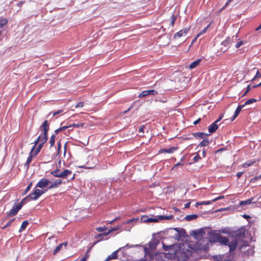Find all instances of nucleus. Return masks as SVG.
Wrapping results in <instances>:
<instances>
[{"mask_svg": "<svg viewBox=\"0 0 261 261\" xmlns=\"http://www.w3.org/2000/svg\"><path fill=\"white\" fill-rule=\"evenodd\" d=\"M208 238L211 242H219L223 245H227L229 243V239L227 238L216 233L215 230L211 231L208 232Z\"/></svg>", "mask_w": 261, "mask_h": 261, "instance_id": "nucleus-1", "label": "nucleus"}, {"mask_svg": "<svg viewBox=\"0 0 261 261\" xmlns=\"http://www.w3.org/2000/svg\"><path fill=\"white\" fill-rule=\"evenodd\" d=\"M169 234H172V238L177 240H181L186 236V232L183 228H170L168 230Z\"/></svg>", "mask_w": 261, "mask_h": 261, "instance_id": "nucleus-2", "label": "nucleus"}, {"mask_svg": "<svg viewBox=\"0 0 261 261\" xmlns=\"http://www.w3.org/2000/svg\"><path fill=\"white\" fill-rule=\"evenodd\" d=\"M40 129L42 131V133L38 137L40 138L39 142L41 144L43 145L47 141L48 139L47 132L49 130V124L47 120H45L43 122L40 126Z\"/></svg>", "mask_w": 261, "mask_h": 261, "instance_id": "nucleus-3", "label": "nucleus"}, {"mask_svg": "<svg viewBox=\"0 0 261 261\" xmlns=\"http://www.w3.org/2000/svg\"><path fill=\"white\" fill-rule=\"evenodd\" d=\"M172 216L170 215L168 216L160 215L158 216V218H148L147 216H143L141 218V220L143 222H156L159 221H162L164 220H170L172 218Z\"/></svg>", "mask_w": 261, "mask_h": 261, "instance_id": "nucleus-4", "label": "nucleus"}, {"mask_svg": "<svg viewBox=\"0 0 261 261\" xmlns=\"http://www.w3.org/2000/svg\"><path fill=\"white\" fill-rule=\"evenodd\" d=\"M46 191V190L43 191L38 189L34 188L33 192L30 193L28 195V197H30V200H37L41 195L44 194Z\"/></svg>", "mask_w": 261, "mask_h": 261, "instance_id": "nucleus-5", "label": "nucleus"}, {"mask_svg": "<svg viewBox=\"0 0 261 261\" xmlns=\"http://www.w3.org/2000/svg\"><path fill=\"white\" fill-rule=\"evenodd\" d=\"M191 255V252L188 250L186 251L183 250L177 254V258L179 261H186Z\"/></svg>", "mask_w": 261, "mask_h": 261, "instance_id": "nucleus-6", "label": "nucleus"}, {"mask_svg": "<svg viewBox=\"0 0 261 261\" xmlns=\"http://www.w3.org/2000/svg\"><path fill=\"white\" fill-rule=\"evenodd\" d=\"M245 231L246 230L245 228L242 227L234 231H232L231 234L234 237L242 238L245 236Z\"/></svg>", "mask_w": 261, "mask_h": 261, "instance_id": "nucleus-7", "label": "nucleus"}, {"mask_svg": "<svg viewBox=\"0 0 261 261\" xmlns=\"http://www.w3.org/2000/svg\"><path fill=\"white\" fill-rule=\"evenodd\" d=\"M60 177L63 178H67L70 177V180H72L75 177V174H72L71 170L65 169L60 173Z\"/></svg>", "mask_w": 261, "mask_h": 261, "instance_id": "nucleus-8", "label": "nucleus"}, {"mask_svg": "<svg viewBox=\"0 0 261 261\" xmlns=\"http://www.w3.org/2000/svg\"><path fill=\"white\" fill-rule=\"evenodd\" d=\"M22 205L18 204L15 203L13 205L12 208L9 212L8 214V217H13L17 214L18 212L21 208Z\"/></svg>", "mask_w": 261, "mask_h": 261, "instance_id": "nucleus-9", "label": "nucleus"}, {"mask_svg": "<svg viewBox=\"0 0 261 261\" xmlns=\"http://www.w3.org/2000/svg\"><path fill=\"white\" fill-rule=\"evenodd\" d=\"M49 182H50V180L49 179L45 178H42L37 184L36 188L44 189L49 184Z\"/></svg>", "mask_w": 261, "mask_h": 261, "instance_id": "nucleus-10", "label": "nucleus"}, {"mask_svg": "<svg viewBox=\"0 0 261 261\" xmlns=\"http://www.w3.org/2000/svg\"><path fill=\"white\" fill-rule=\"evenodd\" d=\"M119 229V227L118 226H116L111 229H109L107 232H105L99 234L96 237V239H97L98 241L102 240L104 237L107 236L111 232L114 231H116V230H118Z\"/></svg>", "mask_w": 261, "mask_h": 261, "instance_id": "nucleus-11", "label": "nucleus"}, {"mask_svg": "<svg viewBox=\"0 0 261 261\" xmlns=\"http://www.w3.org/2000/svg\"><path fill=\"white\" fill-rule=\"evenodd\" d=\"M204 231L202 229H200L198 230H195L192 231L190 233L191 236H193L196 239H198L202 237L204 234Z\"/></svg>", "mask_w": 261, "mask_h": 261, "instance_id": "nucleus-12", "label": "nucleus"}, {"mask_svg": "<svg viewBox=\"0 0 261 261\" xmlns=\"http://www.w3.org/2000/svg\"><path fill=\"white\" fill-rule=\"evenodd\" d=\"M62 183V180L60 179H56L55 181L53 180H50L49 182L50 185L48 187V189H54L59 187L60 184Z\"/></svg>", "mask_w": 261, "mask_h": 261, "instance_id": "nucleus-13", "label": "nucleus"}, {"mask_svg": "<svg viewBox=\"0 0 261 261\" xmlns=\"http://www.w3.org/2000/svg\"><path fill=\"white\" fill-rule=\"evenodd\" d=\"M189 30H190V28H185V29L180 30V31L178 32L177 33H176L174 35V38H176V37H178V38L181 37L184 35L187 34V33L189 32Z\"/></svg>", "mask_w": 261, "mask_h": 261, "instance_id": "nucleus-14", "label": "nucleus"}, {"mask_svg": "<svg viewBox=\"0 0 261 261\" xmlns=\"http://www.w3.org/2000/svg\"><path fill=\"white\" fill-rule=\"evenodd\" d=\"M217 123V122L215 121L208 126V130L210 134L215 132L218 129V125Z\"/></svg>", "mask_w": 261, "mask_h": 261, "instance_id": "nucleus-15", "label": "nucleus"}, {"mask_svg": "<svg viewBox=\"0 0 261 261\" xmlns=\"http://www.w3.org/2000/svg\"><path fill=\"white\" fill-rule=\"evenodd\" d=\"M67 244L68 243L67 242L60 244L54 250V254H56L59 252L63 247L65 248L67 247Z\"/></svg>", "mask_w": 261, "mask_h": 261, "instance_id": "nucleus-16", "label": "nucleus"}, {"mask_svg": "<svg viewBox=\"0 0 261 261\" xmlns=\"http://www.w3.org/2000/svg\"><path fill=\"white\" fill-rule=\"evenodd\" d=\"M120 249V248L117 250L114 251L111 255H108L106 260L107 261H109L111 259H114L117 258H118V252Z\"/></svg>", "mask_w": 261, "mask_h": 261, "instance_id": "nucleus-17", "label": "nucleus"}, {"mask_svg": "<svg viewBox=\"0 0 261 261\" xmlns=\"http://www.w3.org/2000/svg\"><path fill=\"white\" fill-rule=\"evenodd\" d=\"M209 134H205L204 133L200 132V133H193V136L195 137L196 138L198 139H203L208 136Z\"/></svg>", "mask_w": 261, "mask_h": 261, "instance_id": "nucleus-18", "label": "nucleus"}, {"mask_svg": "<svg viewBox=\"0 0 261 261\" xmlns=\"http://www.w3.org/2000/svg\"><path fill=\"white\" fill-rule=\"evenodd\" d=\"M228 246L229 247V251L232 252L236 250L237 246L238 245V243L237 241H231L229 242L228 244Z\"/></svg>", "mask_w": 261, "mask_h": 261, "instance_id": "nucleus-19", "label": "nucleus"}, {"mask_svg": "<svg viewBox=\"0 0 261 261\" xmlns=\"http://www.w3.org/2000/svg\"><path fill=\"white\" fill-rule=\"evenodd\" d=\"M177 149V147H172L169 148L167 149H162L161 150V152H165V153H172L174 152L175 150Z\"/></svg>", "mask_w": 261, "mask_h": 261, "instance_id": "nucleus-20", "label": "nucleus"}, {"mask_svg": "<svg viewBox=\"0 0 261 261\" xmlns=\"http://www.w3.org/2000/svg\"><path fill=\"white\" fill-rule=\"evenodd\" d=\"M33 154H32V152H30L29 153V155L27 159V160L25 162V163L24 164V167L27 169H28L29 168V165L31 163V162L32 161V159L33 158Z\"/></svg>", "mask_w": 261, "mask_h": 261, "instance_id": "nucleus-21", "label": "nucleus"}, {"mask_svg": "<svg viewBox=\"0 0 261 261\" xmlns=\"http://www.w3.org/2000/svg\"><path fill=\"white\" fill-rule=\"evenodd\" d=\"M159 241L158 240H155L152 241H150L149 243V246L151 249H155L156 248V246L158 245Z\"/></svg>", "mask_w": 261, "mask_h": 261, "instance_id": "nucleus-22", "label": "nucleus"}, {"mask_svg": "<svg viewBox=\"0 0 261 261\" xmlns=\"http://www.w3.org/2000/svg\"><path fill=\"white\" fill-rule=\"evenodd\" d=\"M253 199V198H251L248 199L246 200L241 201L240 203V205H245L250 204L251 203H256V201H252Z\"/></svg>", "mask_w": 261, "mask_h": 261, "instance_id": "nucleus-23", "label": "nucleus"}, {"mask_svg": "<svg viewBox=\"0 0 261 261\" xmlns=\"http://www.w3.org/2000/svg\"><path fill=\"white\" fill-rule=\"evenodd\" d=\"M201 61V60L200 59H199L193 62L189 65V68L190 69H192L195 68L200 63Z\"/></svg>", "mask_w": 261, "mask_h": 261, "instance_id": "nucleus-24", "label": "nucleus"}, {"mask_svg": "<svg viewBox=\"0 0 261 261\" xmlns=\"http://www.w3.org/2000/svg\"><path fill=\"white\" fill-rule=\"evenodd\" d=\"M198 218V215L196 214L189 215L185 217V219L186 221H189L193 220H195Z\"/></svg>", "mask_w": 261, "mask_h": 261, "instance_id": "nucleus-25", "label": "nucleus"}, {"mask_svg": "<svg viewBox=\"0 0 261 261\" xmlns=\"http://www.w3.org/2000/svg\"><path fill=\"white\" fill-rule=\"evenodd\" d=\"M209 143V140L207 138H205L200 143L198 146L201 147L205 146H207Z\"/></svg>", "mask_w": 261, "mask_h": 261, "instance_id": "nucleus-26", "label": "nucleus"}, {"mask_svg": "<svg viewBox=\"0 0 261 261\" xmlns=\"http://www.w3.org/2000/svg\"><path fill=\"white\" fill-rule=\"evenodd\" d=\"M229 44H231V38L230 37H228L226 40L222 42L221 45H224L225 47H227Z\"/></svg>", "mask_w": 261, "mask_h": 261, "instance_id": "nucleus-27", "label": "nucleus"}, {"mask_svg": "<svg viewBox=\"0 0 261 261\" xmlns=\"http://www.w3.org/2000/svg\"><path fill=\"white\" fill-rule=\"evenodd\" d=\"M244 107V105H240V106H239L237 108V109H236V111H235V112H234V114L236 115V116H238L239 115V114H240V112H241V110H242Z\"/></svg>", "mask_w": 261, "mask_h": 261, "instance_id": "nucleus-28", "label": "nucleus"}, {"mask_svg": "<svg viewBox=\"0 0 261 261\" xmlns=\"http://www.w3.org/2000/svg\"><path fill=\"white\" fill-rule=\"evenodd\" d=\"M28 221L25 220V221H24L21 225V227H20V228L19 229V232H21L24 229H25L27 225L28 224Z\"/></svg>", "mask_w": 261, "mask_h": 261, "instance_id": "nucleus-29", "label": "nucleus"}, {"mask_svg": "<svg viewBox=\"0 0 261 261\" xmlns=\"http://www.w3.org/2000/svg\"><path fill=\"white\" fill-rule=\"evenodd\" d=\"M256 101H257V100L256 99H254V98L249 99L247 100L243 105H244V107H245V106L250 105V104H251L253 102H255Z\"/></svg>", "mask_w": 261, "mask_h": 261, "instance_id": "nucleus-30", "label": "nucleus"}, {"mask_svg": "<svg viewBox=\"0 0 261 261\" xmlns=\"http://www.w3.org/2000/svg\"><path fill=\"white\" fill-rule=\"evenodd\" d=\"M50 173L53 175L55 177H60V170L59 169H56L54 171H52Z\"/></svg>", "mask_w": 261, "mask_h": 261, "instance_id": "nucleus-31", "label": "nucleus"}, {"mask_svg": "<svg viewBox=\"0 0 261 261\" xmlns=\"http://www.w3.org/2000/svg\"><path fill=\"white\" fill-rule=\"evenodd\" d=\"M43 144L40 143L38 146H37V147L36 148L35 151V153H34V155H36L40 151V150L41 149V148H42L43 147Z\"/></svg>", "mask_w": 261, "mask_h": 261, "instance_id": "nucleus-32", "label": "nucleus"}, {"mask_svg": "<svg viewBox=\"0 0 261 261\" xmlns=\"http://www.w3.org/2000/svg\"><path fill=\"white\" fill-rule=\"evenodd\" d=\"M7 21L6 18H0V28L5 25L7 23Z\"/></svg>", "mask_w": 261, "mask_h": 261, "instance_id": "nucleus-33", "label": "nucleus"}, {"mask_svg": "<svg viewBox=\"0 0 261 261\" xmlns=\"http://www.w3.org/2000/svg\"><path fill=\"white\" fill-rule=\"evenodd\" d=\"M55 137V135H53L50 138L49 143L50 144V147H53L54 145Z\"/></svg>", "mask_w": 261, "mask_h": 261, "instance_id": "nucleus-34", "label": "nucleus"}, {"mask_svg": "<svg viewBox=\"0 0 261 261\" xmlns=\"http://www.w3.org/2000/svg\"><path fill=\"white\" fill-rule=\"evenodd\" d=\"M148 95H156L158 94V92L154 90H147Z\"/></svg>", "mask_w": 261, "mask_h": 261, "instance_id": "nucleus-35", "label": "nucleus"}, {"mask_svg": "<svg viewBox=\"0 0 261 261\" xmlns=\"http://www.w3.org/2000/svg\"><path fill=\"white\" fill-rule=\"evenodd\" d=\"M148 95L147 90L142 91L139 95V97L142 98Z\"/></svg>", "mask_w": 261, "mask_h": 261, "instance_id": "nucleus-36", "label": "nucleus"}, {"mask_svg": "<svg viewBox=\"0 0 261 261\" xmlns=\"http://www.w3.org/2000/svg\"><path fill=\"white\" fill-rule=\"evenodd\" d=\"M14 220H15V219L10 220L9 221V222L2 228V229H4L6 228L7 227H8V226H9L11 225V224L14 221Z\"/></svg>", "mask_w": 261, "mask_h": 261, "instance_id": "nucleus-37", "label": "nucleus"}, {"mask_svg": "<svg viewBox=\"0 0 261 261\" xmlns=\"http://www.w3.org/2000/svg\"><path fill=\"white\" fill-rule=\"evenodd\" d=\"M209 25H208L206 27H205V28H204L202 31H201L200 33H199L197 35V37H199L201 35H202V34L203 33H205L208 28L209 27Z\"/></svg>", "mask_w": 261, "mask_h": 261, "instance_id": "nucleus-38", "label": "nucleus"}, {"mask_svg": "<svg viewBox=\"0 0 261 261\" xmlns=\"http://www.w3.org/2000/svg\"><path fill=\"white\" fill-rule=\"evenodd\" d=\"M176 19V16H175L174 15L172 14V15L171 16V21L170 22V25L172 26V27H173Z\"/></svg>", "mask_w": 261, "mask_h": 261, "instance_id": "nucleus-39", "label": "nucleus"}, {"mask_svg": "<svg viewBox=\"0 0 261 261\" xmlns=\"http://www.w3.org/2000/svg\"><path fill=\"white\" fill-rule=\"evenodd\" d=\"M260 178H261V174L258 176H255V177H253L252 178H251L250 182H254L255 181H256L258 179H260Z\"/></svg>", "mask_w": 261, "mask_h": 261, "instance_id": "nucleus-40", "label": "nucleus"}, {"mask_svg": "<svg viewBox=\"0 0 261 261\" xmlns=\"http://www.w3.org/2000/svg\"><path fill=\"white\" fill-rule=\"evenodd\" d=\"M32 183H30L28 186V187H27L26 189L25 190V191H24V192L23 193V195H25L31 189V187H32Z\"/></svg>", "mask_w": 261, "mask_h": 261, "instance_id": "nucleus-41", "label": "nucleus"}, {"mask_svg": "<svg viewBox=\"0 0 261 261\" xmlns=\"http://www.w3.org/2000/svg\"><path fill=\"white\" fill-rule=\"evenodd\" d=\"M28 199L30 200V197H28V195L24 198L18 204H21L22 206L23 205L27 202V200Z\"/></svg>", "mask_w": 261, "mask_h": 261, "instance_id": "nucleus-42", "label": "nucleus"}, {"mask_svg": "<svg viewBox=\"0 0 261 261\" xmlns=\"http://www.w3.org/2000/svg\"><path fill=\"white\" fill-rule=\"evenodd\" d=\"M107 229L106 227H99L96 228V230L98 232H102Z\"/></svg>", "mask_w": 261, "mask_h": 261, "instance_id": "nucleus-43", "label": "nucleus"}, {"mask_svg": "<svg viewBox=\"0 0 261 261\" xmlns=\"http://www.w3.org/2000/svg\"><path fill=\"white\" fill-rule=\"evenodd\" d=\"M254 162H250L249 163L246 162L243 165V166L245 168H247L253 165Z\"/></svg>", "mask_w": 261, "mask_h": 261, "instance_id": "nucleus-44", "label": "nucleus"}, {"mask_svg": "<svg viewBox=\"0 0 261 261\" xmlns=\"http://www.w3.org/2000/svg\"><path fill=\"white\" fill-rule=\"evenodd\" d=\"M84 107V102L83 101H80L78 102L75 106L76 108H82Z\"/></svg>", "mask_w": 261, "mask_h": 261, "instance_id": "nucleus-45", "label": "nucleus"}, {"mask_svg": "<svg viewBox=\"0 0 261 261\" xmlns=\"http://www.w3.org/2000/svg\"><path fill=\"white\" fill-rule=\"evenodd\" d=\"M258 77H261V74L259 72L258 70L257 71L254 77L252 79V81L255 80Z\"/></svg>", "mask_w": 261, "mask_h": 261, "instance_id": "nucleus-46", "label": "nucleus"}, {"mask_svg": "<svg viewBox=\"0 0 261 261\" xmlns=\"http://www.w3.org/2000/svg\"><path fill=\"white\" fill-rule=\"evenodd\" d=\"M243 44V42L242 41H239V42H238L236 45H235V47L236 48H239L242 44Z\"/></svg>", "mask_w": 261, "mask_h": 261, "instance_id": "nucleus-47", "label": "nucleus"}, {"mask_svg": "<svg viewBox=\"0 0 261 261\" xmlns=\"http://www.w3.org/2000/svg\"><path fill=\"white\" fill-rule=\"evenodd\" d=\"M163 249L165 251H168L171 248V246H167V245H165L164 244H163Z\"/></svg>", "mask_w": 261, "mask_h": 261, "instance_id": "nucleus-48", "label": "nucleus"}, {"mask_svg": "<svg viewBox=\"0 0 261 261\" xmlns=\"http://www.w3.org/2000/svg\"><path fill=\"white\" fill-rule=\"evenodd\" d=\"M201 159L200 156L198 154H196L193 158V161L194 162H197L199 160Z\"/></svg>", "mask_w": 261, "mask_h": 261, "instance_id": "nucleus-49", "label": "nucleus"}, {"mask_svg": "<svg viewBox=\"0 0 261 261\" xmlns=\"http://www.w3.org/2000/svg\"><path fill=\"white\" fill-rule=\"evenodd\" d=\"M83 124L79 123V124H75L73 123L72 124H70V125H71V127H80L82 126H83Z\"/></svg>", "mask_w": 261, "mask_h": 261, "instance_id": "nucleus-50", "label": "nucleus"}, {"mask_svg": "<svg viewBox=\"0 0 261 261\" xmlns=\"http://www.w3.org/2000/svg\"><path fill=\"white\" fill-rule=\"evenodd\" d=\"M224 198V196H219V197H217V198H215V199H213V200H212V201H213V202H215V201H217V200H218L221 199H222V198Z\"/></svg>", "mask_w": 261, "mask_h": 261, "instance_id": "nucleus-51", "label": "nucleus"}, {"mask_svg": "<svg viewBox=\"0 0 261 261\" xmlns=\"http://www.w3.org/2000/svg\"><path fill=\"white\" fill-rule=\"evenodd\" d=\"M71 127V125L69 126H64L63 127H60V129H61V131H63L66 130L67 128Z\"/></svg>", "mask_w": 261, "mask_h": 261, "instance_id": "nucleus-52", "label": "nucleus"}, {"mask_svg": "<svg viewBox=\"0 0 261 261\" xmlns=\"http://www.w3.org/2000/svg\"><path fill=\"white\" fill-rule=\"evenodd\" d=\"M62 112H63V110H58V111H56V112H54V113H53V116H56V115H58V114H60V113H62Z\"/></svg>", "mask_w": 261, "mask_h": 261, "instance_id": "nucleus-53", "label": "nucleus"}, {"mask_svg": "<svg viewBox=\"0 0 261 261\" xmlns=\"http://www.w3.org/2000/svg\"><path fill=\"white\" fill-rule=\"evenodd\" d=\"M237 40V35H236L235 36H233L231 38V43L232 42H234Z\"/></svg>", "mask_w": 261, "mask_h": 261, "instance_id": "nucleus-54", "label": "nucleus"}, {"mask_svg": "<svg viewBox=\"0 0 261 261\" xmlns=\"http://www.w3.org/2000/svg\"><path fill=\"white\" fill-rule=\"evenodd\" d=\"M212 201H205L202 202V204L208 205L212 203Z\"/></svg>", "mask_w": 261, "mask_h": 261, "instance_id": "nucleus-55", "label": "nucleus"}, {"mask_svg": "<svg viewBox=\"0 0 261 261\" xmlns=\"http://www.w3.org/2000/svg\"><path fill=\"white\" fill-rule=\"evenodd\" d=\"M226 150V148H220V149H218L217 150H216L215 151V153H217L218 152H222V151H223L224 150Z\"/></svg>", "mask_w": 261, "mask_h": 261, "instance_id": "nucleus-56", "label": "nucleus"}, {"mask_svg": "<svg viewBox=\"0 0 261 261\" xmlns=\"http://www.w3.org/2000/svg\"><path fill=\"white\" fill-rule=\"evenodd\" d=\"M243 172H239L237 173V176L238 178H240V177L242 175Z\"/></svg>", "mask_w": 261, "mask_h": 261, "instance_id": "nucleus-57", "label": "nucleus"}, {"mask_svg": "<svg viewBox=\"0 0 261 261\" xmlns=\"http://www.w3.org/2000/svg\"><path fill=\"white\" fill-rule=\"evenodd\" d=\"M183 165H184V164H183L182 163H181V162H178V163H177V164H176L174 165V168L176 167H177V166H183Z\"/></svg>", "mask_w": 261, "mask_h": 261, "instance_id": "nucleus-58", "label": "nucleus"}, {"mask_svg": "<svg viewBox=\"0 0 261 261\" xmlns=\"http://www.w3.org/2000/svg\"><path fill=\"white\" fill-rule=\"evenodd\" d=\"M138 220V218L137 219H130V220H128L127 221V223H130L133 221H136V220Z\"/></svg>", "mask_w": 261, "mask_h": 261, "instance_id": "nucleus-59", "label": "nucleus"}, {"mask_svg": "<svg viewBox=\"0 0 261 261\" xmlns=\"http://www.w3.org/2000/svg\"><path fill=\"white\" fill-rule=\"evenodd\" d=\"M39 140H40V138L39 137H38V138L35 141V142H34V145H37V144L38 143V142H39Z\"/></svg>", "mask_w": 261, "mask_h": 261, "instance_id": "nucleus-60", "label": "nucleus"}, {"mask_svg": "<svg viewBox=\"0 0 261 261\" xmlns=\"http://www.w3.org/2000/svg\"><path fill=\"white\" fill-rule=\"evenodd\" d=\"M89 251V250H88L86 254L84 256V257H86V259H87L88 257H89V255L88 254V252Z\"/></svg>", "mask_w": 261, "mask_h": 261, "instance_id": "nucleus-61", "label": "nucleus"}, {"mask_svg": "<svg viewBox=\"0 0 261 261\" xmlns=\"http://www.w3.org/2000/svg\"><path fill=\"white\" fill-rule=\"evenodd\" d=\"M232 1H233V0H228V1L226 2V4H225V5H224V7H225V8H226V7H227V6L229 4H230V2H232Z\"/></svg>", "mask_w": 261, "mask_h": 261, "instance_id": "nucleus-62", "label": "nucleus"}, {"mask_svg": "<svg viewBox=\"0 0 261 261\" xmlns=\"http://www.w3.org/2000/svg\"><path fill=\"white\" fill-rule=\"evenodd\" d=\"M144 127V125L141 126L139 128V132H141V133H143Z\"/></svg>", "mask_w": 261, "mask_h": 261, "instance_id": "nucleus-63", "label": "nucleus"}, {"mask_svg": "<svg viewBox=\"0 0 261 261\" xmlns=\"http://www.w3.org/2000/svg\"><path fill=\"white\" fill-rule=\"evenodd\" d=\"M201 120V119L200 118H199L197 120H196V121H195L194 122H193V124L194 125H196Z\"/></svg>", "mask_w": 261, "mask_h": 261, "instance_id": "nucleus-64", "label": "nucleus"}]
</instances>
